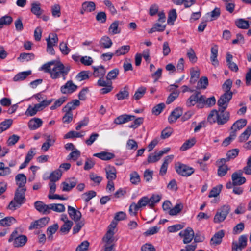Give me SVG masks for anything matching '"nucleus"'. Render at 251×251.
Returning a JSON list of instances; mask_svg holds the SVG:
<instances>
[{
  "instance_id": "obj_1",
  "label": "nucleus",
  "mask_w": 251,
  "mask_h": 251,
  "mask_svg": "<svg viewBox=\"0 0 251 251\" xmlns=\"http://www.w3.org/2000/svg\"><path fill=\"white\" fill-rule=\"evenodd\" d=\"M70 70L71 66L69 65H64L60 61L56 62L55 61L54 64L52 67L50 77L53 79L62 78L63 80H65Z\"/></svg>"
},
{
  "instance_id": "obj_2",
  "label": "nucleus",
  "mask_w": 251,
  "mask_h": 251,
  "mask_svg": "<svg viewBox=\"0 0 251 251\" xmlns=\"http://www.w3.org/2000/svg\"><path fill=\"white\" fill-rule=\"evenodd\" d=\"M26 191V189L17 188L16 190L14 200L10 202L8 205L9 209L14 210L25 202Z\"/></svg>"
},
{
  "instance_id": "obj_3",
  "label": "nucleus",
  "mask_w": 251,
  "mask_h": 251,
  "mask_svg": "<svg viewBox=\"0 0 251 251\" xmlns=\"http://www.w3.org/2000/svg\"><path fill=\"white\" fill-rule=\"evenodd\" d=\"M12 241H13V245L15 247H21L26 244L27 238L25 235H18L17 231L14 230L8 240L9 242Z\"/></svg>"
},
{
  "instance_id": "obj_4",
  "label": "nucleus",
  "mask_w": 251,
  "mask_h": 251,
  "mask_svg": "<svg viewBox=\"0 0 251 251\" xmlns=\"http://www.w3.org/2000/svg\"><path fill=\"white\" fill-rule=\"evenodd\" d=\"M175 170L178 175L186 177L190 176L195 172V169L193 167L180 162L176 164Z\"/></svg>"
},
{
  "instance_id": "obj_5",
  "label": "nucleus",
  "mask_w": 251,
  "mask_h": 251,
  "mask_svg": "<svg viewBox=\"0 0 251 251\" xmlns=\"http://www.w3.org/2000/svg\"><path fill=\"white\" fill-rule=\"evenodd\" d=\"M148 204L149 205L148 197L147 196L142 197L138 201L137 203L132 202L130 204L129 209V211L130 215L134 216H135L139 208L142 207H144Z\"/></svg>"
},
{
  "instance_id": "obj_6",
  "label": "nucleus",
  "mask_w": 251,
  "mask_h": 251,
  "mask_svg": "<svg viewBox=\"0 0 251 251\" xmlns=\"http://www.w3.org/2000/svg\"><path fill=\"white\" fill-rule=\"evenodd\" d=\"M230 208L229 205H224L218 209L213 219L215 223H220L224 221L230 212Z\"/></svg>"
},
{
  "instance_id": "obj_7",
  "label": "nucleus",
  "mask_w": 251,
  "mask_h": 251,
  "mask_svg": "<svg viewBox=\"0 0 251 251\" xmlns=\"http://www.w3.org/2000/svg\"><path fill=\"white\" fill-rule=\"evenodd\" d=\"M232 92L224 93L222 95L217 101L219 109H226L229 102L232 98Z\"/></svg>"
},
{
  "instance_id": "obj_8",
  "label": "nucleus",
  "mask_w": 251,
  "mask_h": 251,
  "mask_svg": "<svg viewBox=\"0 0 251 251\" xmlns=\"http://www.w3.org/2000/svg\"><path fill=\"white\" fill-rule=\"evenodd\" d=\"M202 99L203 95H201L200 92H196L189 97L186 104L188 107H191L197 103V107L199 108V105H201L202 100H203Z\"/></svg>"
},
{
  "instance_id": "obj_9",
  "label": "nucleus",
  "mask_w": 251,
  "mask_h": 251,
  "mask_svg": "<svg viewBox=\"0 0 251 251\" xmlns=\"http://www.w3.org/2000/svg\"><path fill=\"white\" fill-rule=\"evenodd\" d=\"M179 235L183 238V242L184 244L190 243L194 237V232L193 229L190 227L181 231Z\"/></svg>"
},
{
  "instance_id": "obj_10",
  "label": "nucleus",
  "mask_w": 251,
  "mask_h": 251,
  "mask_svg": "<svg viewBox=\"0 0 251 251\" xmlns=\"http://www.w3.org/2000/svg\"><path fill=\"white\" fill-rule=\"evenodd\" d=\"M77 88V86L75 84L72 80H69L64 85L61 86L60 91L63 94H71L75 92Z\"/></svg>"
},
{
  "instance_id": "obj_11",
  "label": "nucleus",
  "mask_w": 251,
  "mask_h": 251,
  "mask_svg": "<svg viewBox=\"0 0 251 251\" xmlns=\"http://www.w3.org/2000/svg\"><path fill=\"white\" fill-rule=\"evenodd\" d=\"M50 218L49 217H44L40 218L38 220H36L32 222L29 226V230L38 229L42 228L45 226L49 222Z\"/></svg>"
},
{
  "instance_id": "obj_12",
  "label": "nucleus",
  "mask_w": 251,
  "mask_h": 251,
  "mask_svg": "<svg viewBox=\"0 0 251 251\" xmlns=\"http://www.w3.org/2000/svg\"><path fill=\"white\" fill-rule=\"evenodd\" d=\"M218 53V47L216 45H214L210 49V61L211 64L215 67H217L219 65V62L217 59Z\"/></svg>"
},
{
  "instance_id": "obj_13",
  "label": "nucleus",
  "mask_w": 251,
  "mask_h": 251,
  "mask_svg": "<svg viewBox=\"0 0 251 251\" xmlns=\"http://www.w3.org/2000/svg\"><path fill=\"white\" fill-rule=\"evenodd\" d=\"M225 110L219 109L218 120H217V124L219 125H224L229 120V112L225 111Z\"/></svg>"
},
{
  "instance_id": "obj_14",
  "label": "nucleus",
  "mask_w": 251,
  "mask_h": 251,
  "mask_svg": "<svg viewBox=\"0 0 251 251\" xmlns=\"http://www.w3.org/2000/svg\"><path fill=\"white\" fill-rule=\"evenodd\" d=\"M243 173L241 171L234 172L231 176L233 184L236 185H241L246 182V178L242 176Z\"/></svg>"
},
{
  "instance_id": "obj_15",
  "label": "nucleus",
  "mask_w": 251,
  "mask_h": 251,
  "mask_svg": "<svg viewBox=\"0 0 251 251\" xmlns=\"http://www.w3.org/2000/svg\"><path fill=\"white\" fill-rule=\"evenodd\" d=\"M135 118L134 115L123 114L115 118L114 123L117 125H121L132 121Z\"/></svg>"
},
{
  "instance_id": "obj_16",
  "label": "nucleus",
  "mask_w": 251,
  "mask_h": 251,
  "mask_svg": "<svg viewBox=\"0 0 251 251\" xmlns=\"http://www.w3.org/2000/svg\"><path fill=\"white\" fill-rule=\"evenodd\" d=\"M68 213L70 218L75 222L80 221L82 215L79 211L77 210L75 208L71 206H68Z\"/></svg>"
},
{
  "instance_id": "obj_17",
  "label": "nucleus",
  "mask_w": 251,
  "mask_h": 251,
  "mask_svg": "<svg viewBox=\"0 0 251 251\" xmlns=\"http://www.w3.org/2000/svg\"><path fill=\"white\" fill-rule=\"evenodd\" d=\"M183 114L182 109L177 107L175 109L168 117V121L169 123L172 124L175 123L178 118L182 116Z\"/></svg>"
},
{
  "instance_id": "obj_18",
  "label": "nucleus",
  "mask_w": 251,
  "mask_h": 251,
  "mask_svg": "<svg viewBox=\"0 0 251 251\" xmlns=\"http://www.w3.org/2000/svg\"><path fill=\"white\" fill-rule=\"evenodd\" d=\"M35 209L43 214H48L50 213L49 211V204H45L41 201H36L34 202Z\"/></svg>"
},
{
  "instance_id": "obj_19",
  "label": "nucleus",
  "mask_w": 251,
  "mask_h": 251,
  "mask_svg": "<svg viewBox=\"0 0 251 251\" xmlns=\"http://www.w3.org/2000/svg\"><path fill=\"white\" fill-rule=\"evenodd\" d=\"M95 4L92 1H86L82 4V8L80 11L81 14H87L88 12L93 11L95 9Z\"/></svg>"
},
{
  "instance_id": "obj_20",
  "label": "nucleus",
  "mask_w": 251,
  "mask_h": 251,
  "mask_svg": "<svg viewBox=\"0 0 251 251\" xmlns=\"http://www.w3.org/2000/svg\"><path fill=\"white\" fill-rule=\"evenodd\" d=\"M43 123V121L41 119L33 118L30 119L28 122V126L30 130H34L41 127Z\"/></svg>"
},
{
  "instance_id": "obj_21",
  "label": "nucleus",
  "mask_w": 251,
  "mask_h": 251,
  "mask_svg": "<svg viewBox=\"0 0 251 251\" xmlns=\"http://www.w3.org/2000/svg\"><path fill=\"white\" fill-rule=\"evenodd\" d=\"M105 171L106 178L108 180H113L116 179L117 171L114 166L108 165L106 166Z\"/></svg>"
},
{
  "instance_id": "obj_22",
  "label": "nucleus",
  "mask_w": 251,
  "mask_h": 251,
  "mask_svg": "<svg viewBox=\"0 0 251 251\" xmlns=\"http://www.w3.org/2000/svg\"><path fill=\"white\" fill-rule=\"evenodd\" d=\"M26 177L24 174H19L15 176V181L18 186L17 188L26 189Z\"/></svg>"
},
{
  "instance_id": "obj_23",
  "label": "nucleus",
  "mask_w": 251,
  "mask_h": 251,
  "mask_svg": "<svg viewBox=\"0 0 251 251\" xmlns=\"http://www.w3.org/2000/svg\"><path fill=\"white\" fill-rule=\"evenodd\" d=\"M224 235L225 233L223 230L216 232L210 240L211 245L216 246L220 244L222 242V238Z\"/></svg>"
},
{
  "instance_id": "obj_24",
  "label": "nucleus",
  "mask_w": 251,
  "mask_h": 251,
  "mask_svg": "<svg viewBox=\"0 0 251 251\" xmlns=\"http://www.w3.org/2000/svg\"><path fill=\"white\" fill-rule=\"evenodd\" d=\"M203 100H202L201 105H199L200 108H202L204 106L210 107L214 105L216 103V99L214 96L206 99V97L203 95Z\"/></svg>"
},
{
  "instance_id": "obj_25",
  "label": "nucleus",
  "mask_w": 251,
  "mask_h": 251,
  "mask_svg": "<svg viewBox=\"0 0 251 251\" xmlns=\"http://www.w3.org/2000/svg\"><path fill=\"white\" fill-rule=\"evenodd\" d=\"M93 156L97 157L102 160H109L113 158L115 156L114 154L111 152L106 151H101L93 154Z\"/></svg>"
},
{
  "instance_id": "obj_26",
  "label": "nucleus",
  "mask_w": 251,
  "mask_h": 251,
  "mask_svg": "<svg viewBox=\"0 0 251 251\" xmlns=\"http://www.w3.org/2000/svg\"><path fill=\"white\" fill-rule=\"evenodd\" d=\"M233 56L229 53H227L226 56V61L227 62V65L228 66V68L233 71V72H237L238 71V67L237 64L232 62Z\"/></svg>"
},
{
  "instance_id": "obj_27",
  "label": "nucleus",
  "mask_w": 251,
  "mask_h": 251,
  "mask_svg": "<svg viewBox=\"0 0 251 251\" xmlns=\"http://www.w3.org/2000/svg\"><path fill=\"white\" fill-rule=\"evenodd\" d=\"M59 228L58 224H54L50 226L47 229V234L48 239L50 241L53 240V235L57 231Z\"/></svg>"
},
{
  "instance_id": "obj_28",
  "label": "nucleus",
  "mask_w": 251,
  "mask_h": 251,
  "mask_svg": "<svg viewBox=\"0 0 251 251\" xmlns=\"http://www.w3.org/2000/svg\"><path fill=\"white\" fill-rule=\"evenodd\" d=\"M77 180L75 178H73L72 180H69V183L66 182H63L61 184L62 185V191L64 192L70 191L72 188H73L76 184Z\"/></svg>"
},
{
  "instance_id": "obj_29",
  "label": "nucleus",
  "mask_w": 251,
  "mask_h": 251,
  "mask_svg": "<svg viewBox=\"0 0 251 251\" xmlns=\"http://www.w3.org/2000/svg\"><path fill=\"white\" fill-rule=\"evenodd\" d=\"M113 42L111 39L107 36H103L100 41V46L103 48H110Z\"/></svg>"
},
{
  "instance_id": "obj_30",
  "label": "nucleus",
  "mask_w": 251,
  "mask_h": 251,
  "mask_svg": "<svg viewBox=\"0 0 251 251\" xmlns=\"http://www.w3.org/2000/svg\"><path fill=\"white\" fill-rule=\"evenodd\" d=\"M31 71L28 70L26 71H24L20 72L16 74L13 77V80L14 81H20L25 79L28 76L31 74Z\"/></svg>"
},
{
  "instance_id": "obj_31",
  "label": "nucleus",
  "mask_w": 251,
  "mask_h": 251,
  "mask_svg": "<svg viewBox=\"0 0 251 251\" xmlns=\"http://www.w3.org/2000/svg\"><path fill=\"white\" fill-rule=\"evenodd\" d=\"M119 22L118 21H115L113 22L108 28V32L110 34L115 35L120 33V28H119Z\"/></svg>"
},
{
  "instance_id": "obj_32",
  "label": "nucleus",
  "mask_w": 251,
  "mask_h": 251,
  "mask_svg": "<svg viewBox=\"0 0 251 251\" xmlns=\"http://www.w3.org/2000/svg\"><path fill=\"white\" fill-rule=\"evenodd\" d=\"M93 75L95 77L102 78L105 74V70L103 66L93 67Z\"/></svg>"
},
{
  "instance_id": "obj_33",
  "label": "nucleus",
  "mask_w": 251,
  "mask_h": 251,
  "mask_svg": "<svg viewBox=\"0 0 251 251\" xmlns=\"http://www.w3.org/2000/svg\"><path fill=\"white\" fill-rule=\"evenodd\" d=\"M247 124V120L241 119L236 121L231 127V130H239L244 127Z\"/></svg>"
},
{
  "instance_id": "obj_34",
  "label": "nucleus",
  "mask_w": 251,
  "mask_h": 251,
  "mask_svg": "<svg viewBox=\"0 0 251 251\" xmlns=\"http://www.w3.org/2000/svg\"><path fill=\"white\" fill-rule=\"evenodd\" d=\"M166 25V24L157 23L154 24L153 27L149 30L148 33L151 34L155 32L163 31L165 29Z\"/></svg>"
},
{
  "instance_id": "obj_35",
  "label": "nucleus",
  "mask_w": 251,
  "mask_h": 251,
  "mask_svg": "<svg viewBox=\"0 0 251 251\" xmlns=\"http://www.w3.org/2000/svg\"><path fill=\"white\" fill-rule=\"evenodd\" d=\"M129 94L128 91V88L125 87L123 90L120 91L116 95V97L118 100H122L127 99L129 97Z\"/></svg>"
},
{
  "instance_id": "obj_36",
  "label": "nucleus",
  "mask_w": 251,
  "mask_h": 251,
  "mask_svg": "<svg viewBox=\"0 0 251 251\" xmlns=\"http://www.w3.org/2000/svg\"><path fill=\"white\" fill-rule=\"evenodd\" d=\"M73 225V223L71 221H67L64 223L60 228V231L63 234H67L69 233Z\"/></svg>"
},
{
  "instance_id": "obj_37",
  "label": "nucleus",
  "mask_w": 251,
  "mask_h": 251,
  "mask_svg": "<svg viewBox=\"0 0 251 251\" xmlns=\"http://www.w3.org/2000/svg\"><path fill=\"white\" fill-rule=\"evenodd\" d=\"M251 134V126H248L246 130L240 135L239 141L243 142L247 141Z\"/></svg>"
},
{
  "instance_id": "obj_38",
  "label": "nucleus",
  "mask_w": 251,
  "mask_h": 251,
  "mask_svg": "<svg viewBox=\"0 0 251 251\" xmlns=\"http://www.w3.org/2000/svg\"><path fill=\"white\" fill-rule=\"evenodd\" d=\"M16 219L13 217H6L0 220V226H8L16 223Z\"/></svg>"
},
{
  "instance_id": "obj_39",
  "label": "nucleus",
  "mask_w": 251,
  "mask_h": 251,
  "mask_svg": "<svg viewBox=\"0 0 251 251\" xmlns=\"http://www.w3.org/2000/svg\"><path fill=\"white\" fill-rule=\"evenodd\" d=\"M219 111L216 110H212L207 117V121L211 124L217 123L218 120Z\"/></svg>"
},
{
  "instance_id": "obj_40",
  "label": "nucleus",
  "mask_w": 251,
  "mask_h": 251,
  "mask_svg": "<svg viewBox=\"0 0 251 251\" xmlns=\"http://www.w3.org/2000/svg\"><path fill=\"white\" fill-rule=\"evenodd\" d=\"M208 85V80L207 77H201L197 83V88L199 89H205Z\"/></svg>"
},
{
  "instance_id": "obj_41",
  "label": "nucleus",
  "mask_w": 251,
  "mask_h": 251,
  "mask_svg": "<svg viewBox=\"0 0 251 251\" xmlns=\"http://www.w3.org/2000/svg\"><path fill=\"white\" fill-rule=\"evenodd\" d=\"M130 47L129 45L122 46L118 48L115 52L114 54L116 56H119L120 55H124L129 51Z\"/></svg>"
},
{
  "instance_id": "obj_42",
  "label": "nucleus",
  "mask_w": 251,
  "mask_h": 251,
  "mask_svg": "<svg viewBox=\"0 0 251 251\" xmlns=\"http://www.w3.org/2000/svg\"><path fill=\"white\" fill-rule=\"evenodd\" d=\"M52 210L54 211L61 213L65 211V207L62 204H49V211Z\"/></svg>"
},
{
  "instance_id": "obj_43",
  "label": "nucleus",
  "mask_w": 251,
  "mask_h": 251,
  "mask_svg": "<svg viewBox=\"0 0 251 251\" xmlns=\"http://www.w3.org/2000/svg\"><path fill=\"white\" fill-rule=\"evenodd\" d=\"M183 208V205L182 203H177L173 208H171L168 211L170 215L175 216L178 214Z\"/></svg>"
},
{
  "instance_id": "obj_44",
  "label": "nucleus",
  "mask_w": 251,
  "mask_h": 251,
  "mask_svg": "<svg viewBox=\"0 0 251 251\" xmlns=\"http://www.w3.org/2000/svg\"><path fill=\"white\" fill-rule=\"evenodd\" d=\"M191 83H195L200 76V70L198 68H192L190 69Z\"/></svg>"
},
{
  "instance_id": "obj_45",
  "label": "nucleus",
  "mask_w": 251,
  "mask_h": 251,
  "mask_svg": "<svg viewBox=\"0 0 251 251\" xmlns=\"http://www.w3.org/2000/svg\"><path fill=\"white\" fill-rule=\"evenodd\" d=\"M196 140L195 138H192L187 140L184 142L180 148L181 151H186L192 147H193L196 143Z\"/></svg>"
},
{
  "instance_id": "obj_46",
  "label": "nucleus",
  "mask_w": 251,
  "mask_h": 251,
  "mask_svg": "<svg viewBox=\"0 0 251 251\" xmlns=\"http://www.w3.org/2000/svg\"><path fill=\"white\" fill-rule=\"evenodd\" d=\"M61 176V171L60 170L57 169L50 173L49 179L50 181L56 182L60 178Z\"/></svg>"
},
{
  "instance_id": "obj_47",
  "label": "nucleus",
  "mask_w": 251,
  "mask_h": 251,
  "mask_svg": "<svg viewBox=\"0 0 251 251\" xmlns=\"http://www.w3.org/2000/svg\"><path fill=\"white\" fill-rule=\"evenodd\" d=\"M146 88L144 86H141L139 87L136 91L133 98L135 100H139L143 97L146 92Z\"/></svg>"
},
{
  "instance_id": "obj_48",
  "label": "nucleus",
  "mask_w": 251,
  "mask_h": 251,
  "mask_svg": "<svg viewBox=\"0 0 251 251\" xmlns=\"http://www.w3.org/2000/svg\"><path fill=\"white\" fill-rule=\"evenodd\" d=\"M46 41L47 45L48 43H50L51 46H56L58 41V38L57 34L55 33L50 34L48 37L46 39Z\"/></svg>"
},
{
  "instance_id": "obj_49",
  "label": "nucleus",
  "mask_w": 251,
  "mask_h": 251,
  "mask_svg": "<svg viewBox=\"0 0 251 251\" xmlns=\"http://www.w3.org/2000/svg\"><path fill=\"white\" fill-rule=\"evenodd\" d=\"M161 200V196L159 195L153 194L150 198H148L149 206L150 208L154 207V205L159 202Z\"/></svg>"
},
{
  "instance_id": "obj_50",
  "label": "nucleus",
  "mask_w": 251,
  "mask_h": 251,
  "mask_svg": "<svg viewBox=\"0 0 251 251\" xmlns=\"http://www.w3.org/2000/svg\"><path fill=\"white\" fill-rule=\"evenodd\" d=\"M217 17H211L210 19L207 18L206 19H203L202 22L199 24L198 28V30L199 32H203L207 25V21H212L215 20Z\"/></svg>"
},
{
  "instance_id": "obj_51",
  "label": "nucleus",
  "mask_w": 251,
  "mask_h": 251,
  "mask_svg": "<svg viewBox=\"0 0 251 251\" xmlns=\"http://www.w3.org/2000/svg\"><path fill=\"white\" fill-rule=\"evenodd\" d=\"M130 181L133 184L136 185L140 181V177L138 173L134 171L130 174Z\"/></svg>"
},
{
  "instance_id": "obj_52",
  "label": "nucleus",
  "mask_w": 251,
  "mask_h": 251,
  "mask_svg": "<svg viewBox=\"0 0 251 251\" xmlns=\"http://www.w3.org/2000/svg\"><path fill=\"white\" fill-rule=\"evenodd\" d=\"M89 78V72L87 71H81L75 76L76 80L79 82L88 79Z\"/></svg>"
},
{
  "instance_id": "obj_53",
  "label": "nucleus",
  "mask_w": 251,
  "mask_h": 251,
  "mask_svg": "<svg viewBox=\"0 0 251 251\" xmlns=\"http://www.w3.org/2000/svg\"><path fill=\"white\" fill-rule=\"evenodd\" d=\"M237 26L241 29H247L249 27V24L248 21L243 19H239L236 21Z\"/></svg>"
},
{
  "instance_id": "obj_54",
  "label": "nucleus",
  "mask_w": 251,
  "mask_h": 251,
  "mask_svg": "<svg viewBox=\"0 0 251 251\" xmlns=\"http://www.w3.org/2000/svg\"><path fill=\"white\" fill-rule=\"evenodd\" d=\"M12 124V120L11 119L6 120L0 124V133L9 128Z\"/></svg>"
},
{
  "instance_id": "obj_55",
  "label": "nucleus",
  "mask_w": 251,
  "mask_h": 251,
  "mask_svg": "<svg viewBox=\"0 0 251 251\" xmlns=\"http://www.w3.org/2000/svg\"><path fill=\"white\" fill-rule=\"evenodd\" d=\"M11 172V169L8 167H5L4 164L0 162V176H6Z\"/></svg>"
},
{
  "instance_id": "obj_56",
  "label": "nucleus",
  "mask_w": 251,
  "mask_h": 251,
  "mask_svg": "<svg viewBox=\"0 0 251 251\" xmlns=\"http://www.w3.org/2000/svg\"><path fill=\"white\" fill-rule=\"evenodd\" d=\"M31 10L32 13L36 16H40L42 14L40 4L39 3H32Z\"/></svg>"
},
{
  "instance_id": "obj_57",
  "label": "nucleus",
  "mask_w": 251,
  "mask_h": 251,
  "mask_svg": "<svg viewBox=\"0 0 251 251\" xmlns=\"http://www.w3.org/2000/svg\"><path fill=\"white\" fill-rule=\"evenodd\" d=\"M161 157L158 152H155L148 156V162L150 163L156 162L160 159Z\"/></svg>"
},
{
  "instance_id": "obj_58",
  "label": "nucleus",
  "mask_w": 251,
  "mask_h": 251,
  "mask_svg": "<svg viewBox=\"0 0 251 251\" xmlns=\"http://www.w3.org/2000/svg\"><path fill=\"white\" fill-rule=\"evenodd\" d=\"M119 74V69L117 68H115L108 72L106 76V79L108 80L115 79L117 78Z\"/></svg>"
},
{
  "instance_id": "obj_59",
  "label": "nucleus",
  "mask_w": 251,
  "mask_h": 251,
  "mask_svg": "<svg viewBox=\"0 0 251 251\" xmlns=\"http://www.w3.org/2000/svg\"><path fill=\"white\" fill-rule=\"evenodd\" d=\"M12 21V17H1L0 18V29L4 25H8Z\"/></svg>"
},
{
  "instance_id": "obj_60",
  "label": "nucleus",
  "mask_w": 251,
  "mask_h": 251,
  "mask_svg": "<svg viewBox=\"0 0 251 251\" xmlns=\"http://www.w3.org/2000/svg\"><path fill=\"white\" fill-rule=\"evenodd\" d=\"M55 63V61H51L50 62H48L45 64H44L42 66V69L46 73H48L50 74V75H51V71H52V67L51 66H53Z\"/></svg>"
},
{
  "instance_id": "obj_61",
  "label": "nucleus",
  "mask_w": 251,
  "mask_h": 251,
  "mask_svg": "<svg viewBox=\"0 0 251 251\" xmlns=\"http://www.w3.org/2000/svg\"><path fill=\"white\" fill-rule=\"evenodd\" d=\"M66 100V98L65 97H62L57 99L50 107L52 110L56 109L57 107H60Z\"/></svg>"
},
{
  "instance_id": "obj_62",
  "label": "nucleus",
  "mask_w": 251,
  "mask_h": 251,
  "mask_svg": "<svg viewBox=\"0 0 251 251\" xmlns=\"http://www.w3.org/2000/svg\"><path fill=\"white\" fill-rule=\"evenodd\" d=\"M96 196V192L93 190H91L84 193L82 195V198L86 202H88L91 199L95 197Z\"/></svg>"
},
{
  "instance_id": "obj_63",
  "label": "nucleus",
  "mask_w": 251,
  "mask_h": 251,
  "mask_svg": "<svg viewBox=\"0 0 251 251\" xmlns=\"http://www.w3.org/2000/svg\"><path fill=\"white\" fill-rule=\"evenodd\" d=\"M165 107V105L163 103H159L155 106L152 109V112L155 115H159L163 109Z\"/></svg>"
},
{
  "instance_id": "obj_64",
  "label": "nucleus",
  "mask_w": 251,
  "mask_h": 251,
  "mask_svg": "<svg viewBox=\"0 0 251 251\" xmlns=\"http://www.w3.org/2000/svg\"><path fill=\"white\" fill-rule=\"evenodd\" d=\"M59 50L63 55H67L69 53L71 50L68 47L67 43L62 42L59 44Z\"/></svg>"
}]
</instances>
